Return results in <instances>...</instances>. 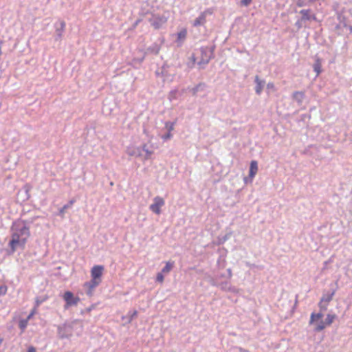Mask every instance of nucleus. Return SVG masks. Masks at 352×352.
<instances>
[{"label": "nucleus", "instance_id": "obj_33", "mask_svg": "<svg viewBox=\"0 0 352 352\" xmlns=\"http://www.w3.org/2000/svg\"><path fill=\"white\" fill-rule=\"evenodd\" d=\"M310 2H314L316 0H309Z\"/></svg>", "mask_w": 352, "mask_h": 352}, {"label": "nucleus", "instance_id": "obj_10", "mask_svg": "<svg viewBox=\"0 0 352 352\" xmlns=\"http://www.w3.org/2000/svg\"><path fill=\"white\" fill-rule=\"evenodd\" d=\"M300 13L302 14V20L303 21L316 19V16L311 14V10H302Z\"/></svg>", "mask_w": 352, "mask_h": 352}, {"label": "nucleus", "instance_id": "obj_24", "mask_svg": "<svg viewBox=\"0 0 352 352\" xmlns=\"http://www.w3.org/2000/svg\"><path fill=\"white\" fill-rule=\"evenodd\" d=\"M172 137V134L170 132H168L166 135H164L162 138L164 140H168L170 139Z\"/></svg>", "mask_w": 352, "mask_h": 352}, {"label": "nucleus", "instance_id": "obj_21", "mask_svg": "<svg viewBox=\"0 0 352 352\" xmlns=\"http://www.w3.org/2000/svg\"><path fill=\"white\" fill-rule=\"evenodd\" d=\"M252 0H241V3L243 6H248Z\"/></svg>", "mask_w": 352, "mask_h": 352}, {"label": "nucleus", "instance_id": "obj_5", "mask_svg": "<svg viewBox=\"0 0 352 352\" xmlns=\"http://www.w3.org/2000/svg\"><path fill=\"white\" fill-rule=\"evenodd\" d=\"M63 299L67 307L76 305L80 302V298L77 296H74L73 293L69 291H67L64 293Z\"/></svg>", "mask_w": 352, "mask_h": 352}, {"label": "nucleus", "instance_id": "obj_7", "mask_svg": "<svg viewBox=\"0 0 352 352\" xmlns=\"http://www.w3.org/2000/svg\"><path fill=\"white\" fill-rule=\"evenodd\" d=\"M212 13V11L207 10L204 12H201L200 15L194 21L193 25L194 26H199L204 25L206 21V15L211 14Z\"/></svg>", "mask_w": 352, "mask_h": 352}, {"label": "nucleus", "instance_id": "obj_25", "mask_svg": "<svg viewBox=\"0 0 352 352\" xmlns=\"http://www.w3.org/2000/svg\"><path fill=\"white\" fill-rule=\"evenodd\" d=\"M34 314V310H33L30 314L29 316L27 317V320H29Z\"/></svg>", "mask_w": 352, "mask_h": 352}, {"label": "nucleus", "instance_id": "obj_4", "mask_svg": "<svg viewBox=\"0 0 352 352\" xmlns=\"http://www.w3.org/2000/svg\"><path fill=\"white\" fill-rule=\"evenodd\" d=\"M164 204V199L161 197L157 196L153 199V203L150 206L149 208L153 212L160 214L161 213V208Z\"/></svg>", "mask_w": 352, "mask_h": 352}, {"label": "nucleus", "instance_id": "obj_30", "mask_svg": "<svg viewBox=\"0 0 352 352\" xmlns=\"http://www.w3.org/2000/svg\"><path fill=\"white\" fill-rule=\"evenodd\" d=\"M3 339L0 338V345L2 344Z\"/></svg>", "mask_w": 352, "mask_h": 352}, {"label": "nucleus", "instance_id": "obj_28", "mask_svg": "<svg viewBox=\"0 0 352 352\" xmlns=\"http://www.w3.org/2000/svg\"><path fill=\"white\" fill-rule=\"evenodd\" d=\"M3 43V41L0 40V48L2 47Z\"/></svg>", "mask_w": 352, "mask_h": 352}, {"label": "nucleus", "instance_id": "obj_1", "mask_svg": "<svg viewBox=\"0 0 352 352\" xmlns=\"http://www.w3.org/2000/svg\"><path fill=\"white\" fill-rule=\"evenodd\" d=\"M12 231L9 246L14 252L17 248H24L30 236V232L27 226L20 223H14L12 227Z\"/></svg>", "mask_w": 352, "mask_h": 352}, {"label": "nucleus", "instance_id": "obj_17", "mask_svg": "<svg viewBox=\"0 0 352 352\" xmlns=\"http://www.w3.org/2000/svg\"><path fill=\"white\" fill-rule=\"evenodd\" d=\"M8 287L6 285L0 284V296H3L6 294Z\"/></svg>", "mask_w": 352, "mask_h": 352}, {"label": "nucleus", "instance_id": "obj_26", "mask_svg": "<svg viewBox=\"0 0 352 352\" xmlns=\"http://www.w3.org/2000/svg\"><path fill=\"white\" fill-rule=\"evenodd\" d=\"M173 129V124H171L169 126V132H170Z\"/></svg>", "mask_w": 352, "mask_h": 352}, {"label": "nucleus", "instance_id": "obj_13", "mask_svg": "<svg viewBox=\"0 0 352 352\" xmlns=\"http://www.w3.org/2000/svg\"><path fill=\"white\" fill-rule=\"evenodd\" d=\"M255 82H256V94H260L263 90L262 81L260 80L258 76H256Z\"/></svg>", "mask_w": 352, "mask_h": 352}, {"label": "nucleus", "instance_id": "obj_20", "mask_svg": "<svg viewBox=\"0 0 352 352\" xmlns=\"http://www.w3.org/2000/svg\"><path fill=\"white\" fill-rule=\"evenodd\" d=\"M164 273H162V272L160 273H158L157 274V277H156V280L157 281L160 282V283H163L164 282V275H163Z\"/></svg>", "mask_w": 352, "mask_h": 352}, {"label": "nucleus", "instance_id": "obj_6", "mask_svg": "<svg viewBox=\"0 0 352 352\" xmlns=\"http://www.w3.org/2000/svg\"><path fill=\"white\" fill-rule=\"evenodd\" d=\"M167 20L168 19L165 16L155 15L150 21L155 29H159L166 23Z\"/></svg>", "mask_w": 352, "mask_h": 352}, {"label": "nucleus", "instance_id": "obj_22", "mask_svg": "<svg viewBox=\"0 0 352 352\" xmlns=\"http://www.w3.org/2000/svg\"><path fill=\"white\" fill-rule=\"evenodd\" d=\"M304 94L302 92H299V91H296L294 94V98H297V97H303Z\"/></svg>", "mask_w": 352, "mask_h": 352}, {"label": "nucleus", "instance_id": "obj_29", "mask_svg": "<svg viewBox=\"0 0 352 352\" xmlns=\"http://www.w3.org/2000/svg\"><path fill=\"white\" fill-rule=\"evenodd\" d=\"M61 25H62V27L63 28V27H65V23H64V22H62V23H61Z\"/></svg>", "mask_w": 352, "mask_h": 352}, {"label": "nucleus", "instance_id": "obj_15", "mask_svg": "<svg viewBox=\"0 0 352 352\" xmlns=\"http://www.w3.org/2000/svg\"><path fill=\"white\" fill-rule=\"evenodd\" d=\"M28 321L29 320H28L27 319L21 320L19 321V326L22 331H24L25 329L26 328Z\"/></svg>", "mask_w": 352, "mask_h": 352}, {"label": "nucleus", "instance_id": "obj_31", "mask_svg": "<svg viewBox=\"0 0 352 352\" xmlns=\"http://www.w3.org/2000/svg\"><path fill=\"white\" fill-rule=\"evenodd\" d=\"M298 6H302V3H298Z\"/></svg>", "mask_w": 352, "mask_h": 352}, {"label": "nucleus", "instance_id": "obj_14", "mask_svg": "<svg viewBox=\"0 0 352 352\" xmlns=\"http://www.w3.org/2000/svg\"><path fill=\"white\" fill-rule=\"evenodd\" d=\"M314 69L316 72L317 76L321 72V63L319 58L316 60L314 65Z\"/></svg>", "mask_w": 352, "mask_h": 352}, {"label": "nucleus", "instance_id": "obj_23", "mask_svg": "<svg viewBox=\"0 0 352 352\" xmlns=\"http://www.w3.org/2000/svg\"><path fill=\"white\" fill-rule=\"evenodd\" d=\"M27 352H37V351L34 346H30L28 347Z\"/></svg>", "mask_w": 352, "mask_h": 352}, {"label": "nucleus", "instance_id": "obj_12", "mask_svg": "<svg viewBox=\"0 0 352 352\" xmlns=\"http://www.w3.org/2000/svg\"><path fill=\"white\" fill-rule=\"evenodd\" d=\"M186 36L187 30L186 29L184 28L177 33V42H182L186 38Z\"/></svg>", "mask_w": 352, "mask_h": 352}, {"label": "nucleus", "instance_id": "obj_27", "mask_svg": "<svg viewBox=\"0 0 352 352\" xmlns=\"http://www.w3.org/2000/svg\"><path fill=\"white\" fill-rule=\"evenodd\" d=\"M267 87H272V88H273V87H274V85H273L272 83H269V84L267 85Z\"/></svg>", "mask_w": 352, "mask_h": 352}, {"label": "nucleus", "instance_id": "obj_32", "mask_svg": "<svg viewBox=\"0 0 352 352\" xmlns=\"http://www.w3.org/2000/svg\"><path fill=\"white\" fill-rule=\"evenodd\" d=\"M136 314H137V311H134V314H133V316H135Z\"/></svg>", "mask_w": 352, "mask_h": 352}, {"label": "nucleus", "instance_id": "obj_8", "mask_svg": "<svg viewBox=\"0 0 352 352\" xmlns=\"http://www.w3.org/2000/svg\"><path fill=\"white\" fill-rule=\"evenodd\" d=\"M332 298L333 294L322 298L320 302H319V307L320 308L321 311L327 310V305L332 300Z\"/></svg>", "mask_w": 352, "mask_h": 352}, {"label": "nucleus", "instance_id": "obj_3", "mask_svg": "<svg viewBox=\"0 0 352 352\" xmlns=\"http://www.w3.org/2000/svg\"><path fill=\"white\" fill-rule=\"evenodd\" d=\"M104 268L103 265H94L91 270V280L84 284V287L87 289V294L91 295L92 292L102 282V276Z\"/></svg>", "mask_w": 352, "mask_h": 352}, {"label": "nucleus", "instance_id": "obj_16", "mask_svg": "<svg viewBox=\"0 0 352 352\" xmlns=\"http://www.w3.org/2000/svg\"><path fill=\"white\" fill-rule=\"evenodd\" d=\"M74 200H71L69 201V204L67 205H65L62 208H60V213L63 214L65 211L69 208L72 205H73V204L74 203Z\"/></svg>", "mask_w": 352, "mask_h": 352}, {"label": "nucleus", "instance_id": "obj_9", "mask_svg": "<svg viewBox=\"0 0 352 352\" xmlns=\"http://www.w3.org/2000/svg\"><path fill=\"white\" fill-rule=\"evenodd\" d=\"M258 172V164L255 160L250 162L249 177L252 179Z\"/></svg>", "mask_w": 352, "mask_h": 352}, {"label": "nucleus", "instance_id": "obj_2", "mask_svg": "<svg viewBox=\"0 0 352 352\" xmlns=\"http://www.w3.org/2000/svg\"><path fill=\"white\" fill-rule=\"evenodd\" d=\"M323 314L320 313H312L310 316L309 324L314 326L316 331H321L327 327L330 326L335 320L336 316L335 314H328L326 319H322Z\"/></svg>", "mask_w": 352, "mask_h": 352}, {"label": "nucleus", "instance_id": "obj_18", "mask_svg": "<svg viewBox=\"0 0 352 352\" xmlns=\"http://www.w3.org/2000/svg\"><path fill=\"white\" fill-rule=\"evenodd\" d=\"M201 87H204V84H199L198 85H197L195 87H194L192 89V94L193 95H196L197 93L200 90Z\"/></svg>", "mask_w": 352, "mask_h": 352}, {"label": "nucleus", "instance_id": "obj_19", "mask_svg": "<svg viewBox=\"0 0 352 352\" xmlns=\"http://www.w3.org/2000/svg\"><path fill=\"white\" fill-rule=\"evenodd\" d=\"M143 151L146 153V158H148L151 157V155L153 154V151H149L147 147H146V145H144L143 147Z\"/></svg>", "mask_w": 352, "mask_h": 352}, {"label": "nucleus", "instance_id": "obj_11", "mask_svg": "<svg viewBox=\"0 0 352 352\" xmlns=\"http://www.w3.org/2000/svg\"><path fill=\"white\" fill-rule=\"evenodd\" d=\"M174 266L173 261H168L166 263L164 267L162 270V273L168 274L169 273Z\"/></svg>", "mask_w": 352, "mask_h": 352}]
</instances>
